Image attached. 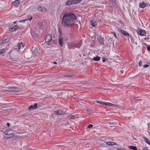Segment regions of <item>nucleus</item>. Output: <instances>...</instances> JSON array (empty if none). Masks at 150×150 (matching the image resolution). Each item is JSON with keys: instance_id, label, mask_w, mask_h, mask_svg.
<instances>
[{"instance_id": "1", "label": "nucleus", "mask_w": 150, "mask_h": 150, "mask_svg": "<svg viewBox=\"0 0 150 150\" xmlns=\"http://www.w3.org/2000/svg\"><path fill=\"white\" fill-rule=\"evenodd\" d=\"M76 19L75 15L73 13L65 14L62 21V25L65 28L70 27L74 24Z\"/></svg>"}, {"instance_id": "2", "label": "nucleus", "mask_w": 150, "mask_h": 150, "mask_svg": "<svg viewBox=\"0 0 150 150\" xmlns=\"http://www.w3.org/2000/svg\"><path fill=\"white\" fill-rule=\"evenodd\" d=\"M82 0H68L65 3L66 5L69 6L74 5L79 3Z\"/></svg>"}, {"instance_id": "3", "label": "nucleus", "mask_w": 150, "mask_h": 150, "mask_svg": "<svg viewBox=\"0 0 150 150\" xmlns=\"http://www.w3.org/2000/svg\"><path fill=\"white\" fill-rule=\"evenodd\" d=\"M5 134L6 135L5 137L6 139H8L12 137L14 134V133H13L12 130L9 129L6 130L5 132Z\"/></svg>"}, {"instance_id": "4", "label": "nucleus", "mask_w": 150, "mask_h": 150, "mask_svg": "<svg viewBox=\"0 0 150 150\" xmlns=\"http://www.w3.org/2000/svg\"><path fill=\"white\" fill-rule=\"evenodd\" d=\"M118 31L121 33L123 35L126 36H129V34L126 31L121 29L118 30Z\"/></svg>"}, {"instance_id": "5", "label": "nucleus", "mask_w": 150, "mask_h": 150, "mask_svg": "<svg viewBox=\"0 0 150 150\" xmlns=\"http://www.w3.org/2000/svg\"><path fill=\"white\" fill-rule=\"evenodd\" d=\"M97 39L101 44L104 45V38L101 35L98 36L97 38Z\"/></svg>"}, {"instance_id": "6", "label": "nucleus", "mask_w": 150, "mask_h": 150, "mask_svg": "<svg viewBox=\"0 0 150 150\" xmlns=\"http://www.w3.org/2000/svg\"><path fill=\"white\" fill-rule=\"evenodd\" d=\"M19 29V26L14 25L13 27H11L9 29V30L11 32H13L16 31L17 30Z\"/></svg>"}, {"instance_id": "7", "label": "nucleus", "mask_w": 150, "mask_h": 150, "mask_svg": "<svg viewBox=\"0 0 150 150\" xmlns=\"http://www.w3.org/2000/svg\"><path fill=\"white\" fill-rule=\"evenodd\" d=\"M37 9L39 11H40L42 12H45L47 11V9L42 6H39L37 8Z\"/></svg>"}, {"instance_id": "8", "label": "nucleus", "mask_w": 150, "mask_h": 150, "mask_svg": "<svg viewBox=\"0 0 150 150\" xmlns=\"http://www.w3.org/2000/svg\"><path fill=\"white\" fill-rule=\"evenodd\" d=\"M59 44L61 47L63 46V39L61 35H59L58 37Z\"/></svg>"}, {"instance_id": "9", "label": "nucleus", "mask_w": 150, "mask_h": 150, "mask_svg": "<svg viewBox=\"0 0 150 150\" xmlns=\"http://www.w3.org/2000/svg\"><path fill=\"white\" fill-rule=\"evenodd\" d=\"M52 39V35L50 34H49L47 35L45 38V42H49L51 41Z\"/></svg>"}, {"instance_id": "10", "label": "nucleus", "mask_w": 150, "mask_h": 150, "mask_svg": "<svg viewBox=\"0 0 150 150\" xmlns=\"http://www.w3.org/2000/svg\"><path fill=\"white\" fill-rule=\"evenodd\" d=\"M10 59L14 61H16L18 59V56L17 54L16 53L12 55Z\"/></svg>"}, {"instance_id": "11", "label": "nucleus", "mask_w": 150, "mask_h": 150, "mask_svg": "<svg viewBox=\"0 0 150 150\" xmlns=\"http://www.w3.org/2000/svg\"><path fill=\"white\" fill-rule=\"evenodd\" d=\"M137 33L141 36H145L146 33V31L142 29H140V30L138 31Z\"/></svg>"}, {"instance_id": "12", "label": "nucleus", "mask_w": 150, "mask_h": 150, "mask_svg": "<svg viewBox=\"0 0 150 150\" xmlns=\"http://www.w3.org/2000/svg\"><path fill=\"white\" fill-rule=\"evenodd\" d=\"M38 104L37 103H35L34 105H31L28 108L29 110H31L32 109H35L37 108Z\"/></svg>"}, {"instance_id": "13", "label": "nucleus", "mask_w": 150, "mask_h": 150, "mask_svg": "<svg viewBox=\"0 0 150 150\" xmlns=\"http://www.w3.org/2000/svg\"><path fill=\"white\" fill-rule=\"evenodd\" d=\"M20 4V1L18 0H16L11 2V4L12 5L16 6L19 5Z\"/></svg>"}, {"instance_id": "14", "label": "nucleus", "mask_w": 150, "mask_h": 150, "mask_svg": "<svg viewBox=\"0 0 150 150\" xmlns=\"http://www.w3.org/2000/svg\"><path fill=\"white\" fill-rule=\"evenodd\" d=\"M54 112H56V113L55 114L59 115H62L65 113L62 110H60L55 111Z\"/></svg>"}, {"instance_id": "15", "label": "nucleus", "mask_w": 150, "mask_h": 150, "mask_svg": "<svg viewBox=\"0 0 150 150\" xmlns=\"http://www.w3.org/2000/svg\"><path fill=\"white\" fill-rule=\"evenodd\" d=\"M81 45V44L80 43H78L77 44H74V45L72 44L71 45V47H75L76 48H79L80 46Z\"/></svg>"}, {"instance_id": "16", "label": "nucleus", "mask_w": 150, "mask_h": 150, "mask_svg": "<svg viewBox=\"0 0 150 150\" xmlns=\"http://www.w3.org/2000/svg\"><path fill=\"white\" fill-rule=\"evenodd\" d=\"M33 54L35 55H37L38 54V50L37 49H35L33 50L32 52Z\"/></svg>"}, {"instance_id": "17", "label": "nucleus", "mask_w": 150, "mask_h": 150, "mask_svg": "<svg viewBox=\"0 0 150 150\" xmlns=\"http://www.w3.org/2000/svg\"><path fill=\"white\" fill-rule=\"evenodd\" d=\"M90 23L91 25L93 27H95L96 25V22L95 20H92L91 21Z\"/></svg>"}, {"instance_id": "18", "label": "nucleus", "mask_w": 150, "mask_h": 150, "mask_svg": "<svg viewBox=\"0 0 150 150\" xmlns=\"http://www.w3.org/2000/svg\"><path fill=\"white\" fill-rule=\"evenodd\" d=\"M24 46V44L22 42H21L18 45V48L20 50V49L23 48Z\"/></svg>"}, {"instance_id": "19", "label": "nucleus", "mask_w": 150, "mask_h": 150, "mask_svg": "<svg viewBox=\"0 0 150 150\" xmlns=\"http://www.w3.org/2000/svg\"><path fill=\"white\" fill-rule=\"evenodd\" d=\"M142 138H143V139L144 140L145 142L147 143V144H148L149 145H150V142L149 141V140L146 137H145V136H143Z\"/></svg>"}, {"instance_id": "20", "label": "nucleus", "mask_w": 150, "mask_h": 150, "mask_svg": "<svg viewBox=\"0 0 150 150\" xmlns=\"http://www.w3.org/2000/svg\"><path fill=\"white\" fill-rule=\"evenodd\" d=\"M106 144L109 146H112L116 144V143L113 142H108L106 143Z\"/></svg>"}, {"instance_id": "21", "label": "nucleus", "mask_w": 150, "mask_h": 150, "mask_svg": "<svg viewBox=\"0 0 150 150\" xmlns=\"http://www.w3.org/2000/svg\"><path fill=\"white\" fill-rule=\"evenodd\" d=\"M129 38L128 39V40L129 41V39H130L131 40V42L132 43L134 44V41L132 36H129Z\"/></svg>"}, {"instance_id": "22", "label": "nucleus", "mask_w": 150, "mask_h": 150, "mask_svg": "<svg viewBox=\"0 0 150 150\" xmlns=\"http://www.w3.org/2000/svg\"><path fill=\"white\" fill-rule=\"evenodd\" d=\"M100 59V58L99 56H97L96 57H94L93 59L95 61H98Z\"/></svg>"}, {"instance_id": "23", "label": "nucleus", "mask_w": 150, "mask_h": 150, "mask_svg": "<svg viewBox=\"0 0 150 150\" xmlns=\"http://www.w3.org/2000/svg\"><path fill=\"white\" fill-rule=\"evenodd\" d=\"M139 6L142 8H144L146 6V4L144 2H143L140 3Z\"/></svg>"}, {"instance_id": "24", "label": "nucleus", "mask_w": 150, "mask_h": 150, "mask_svg": "<svg viewBox=\"0 0 150 150\" xmlns=\"http://www.w3.org/2000/svg\"><path fill=\"white\" fill-rule=\"evenodd\" d=\"M129 148L133 150H136L137 149L136 147L134 146H129Z\"/></svg>"}, {"instance_id": "25", "label": "nucleus", "mask_w": 150, "mask_h": 150, "mask_svg": "<svg viewBox=\"0 0 150 150\" xmlns=\"http://www.w3.org/2000/svg\"><path fill=\"white\" fill-rule=\"evenodd\" d=\"M10 91L11 92H17L18 91H16V90H3L2 91Z\"/></svg>"}, {"instance_id": "26", "label": "nucleus", "mask_w": 150, "mask_h": 150, "mask_svg": "<svg viewBox=\"0 0 150 150\" xmlns=\"http://www.w3.org/2000/svg\"><path fill=\"white\" fill-rule=\"evenodd\" d=\"M8 89H9V90H14V89H16L17 88V87L14 86V87H8L7 88Z\"/></svg>"}, {"instance_id": "27", "label": "nucleus", "mask_w": 150, "mask_h": 150, "mask_svg": "<svg viewBox=\"0 0 150 150\" xmlns=\"http://www.w3.org/2000/svg\"><path fill=\"white\" fill-rule=\"evenodd\" d=\"M105 105H108L110 106H113V104L112 103H105Z\"/></svg>"}, {"instance_id": "28", "label": "nucleus", "mask_w": 150, "mask_h": 150, "mask_svg": "<svg viewBox=\"0 0 150 150\" xmlns=\"http://www.w3.org/2000/svg\"><path fill=\"white\" fill-rule=\"evenodd\" d=\"M9 40V38H6L3 41H2V44L8 42V41Z\"/></svg>"}, {"instance_id": "29", "label": "nucleus", "mask_w": 150, "mask_h": 150, "mask_svg": "<svg viewBox=\"0 0 150 150\" xmlns=\"http://www.w3.org/2000/svg\"><path fill=\"white\" fill-rule=\"evenodd\" d=\"M73 76V74H68L65 76V77H68L69 78Z\"/></svg>"}, {"instance_id": "30", "label": "nucleus", "mask_w": 150, "mask_h": 150, "mask_svg": "<svg viewBox=\"0 0 150 150\" xmlns=\"http://www.w3.org/2000/svg\"><path fill=\"white\" fill-rule=\"evenodd\" d=\"M5 50L4 49L0 50V54H3L5 52Z\"/></svg>"}, {"instance_id": "31", "label": "nucleus", "mask_w": 150, "mask_h": 150, "mask_svg": "<svg viewBox=\"0 0 150 150\" xmlns=\"http://www.w3.org/2000/svg\"><path fill=\"white\" fill-rule=\"evenodd\" d=\"M68 117L69 119H73L75 117L73 115H70L68 116Z\"/></svg>"}, {"instance_id": "32", "label": "nucleus", "mask_w": 150, "mask_h": 150, "mask_svg": "<svg viewBox=\"0 0 150 150\" xmlns=\"http://www.w3.org/2000/svg\"><path fill=\"white\" fill-rule=\"evenodd\" d=\"M109 42L110 43H111L112 42H113V40L112 38H110L108 40Z\"/></svg>"}, {"instance_id": "33", "label": "nucleus", "mask_w": 150, "mask_h": 150, "mask_svg": "<svg viewBox=\"0 0 150 150\" xmlns=\"http://www.w3.org/2000/svg\"><path fill=\"white\" fill-rule=\"evenodd\" d=\"M28 114L27 113H24L23 114H22L21 115V116L22 117H25L27 116L28 115Z\"/></svg>"}, {"instance_id": "34", "label": "nucleus", "mask_w": 150, "mask_h": 150, "mask_svg": "<svg viewBox=\"0 0 150 150\" xmlns=\"http://www.w3.org/2000/svg\"><path fill=\"white\" fill-rule=\"evenodd\" d=\"M112 34H113L114 36L115 37V38H116L117 39H118L117 37V35H116V33L115 32H113L112 33Z\"/></svg>"}, {"instance_id": "35", "label": "nucleus", "mask_w": 150, "mask_h": 150, "mask_svg": "<svg viewBox=\"0 0 150 150\" xmlns=\"http://www.w3.org/2000/svg\"><path fill=\"white\" fill-rule=\"evenodd\" d=\"M93 125L92 124H90L89 125H88V126H87V127L88 128H91V127H93Z\"/></svg>"}, {"instance_id": "36", "label": "nucleus", "mask_w": 150, "mask_h": 150, "mask_svg": "<svg viewBox=\"0 0 150 150\" xmlns=\"http://www.w3.org/2000/svg\"><path fill=\"white\" fill-rule=\"evenodd\" d=\"M139 67H141V66H142V62L141 61H140L139 62Z\"/></svg>"}, {"instance_id": "37", "label": "nucleus", "mask_w": 150, "mask_h": 150, "mask_svg": "<svg viewBox=\"0 0 150 150\" xmlns=\"http://www.w3.org/2000/svg\"><path fill=\"white\" fill-rule=\"evenodd\" d=\"M147 49L148 51H149V52L150 51V45H149V46H147Z\"/></svg>"}, {"instance_id": "38", "label": "nucleus", "mask_w": 150, "mask_h": 150, "mask_svg": "<svg viewBox=\"0 0 150 150\" xmlns=\"http://www.w3.org/2000/svg\"><path fill=\"white\" fill-rule=\"evenodd\" d=\"M149 65H148V64H145L143 66V67L144 68H146V67H149Z\"/></svg>"}, {"instance_id": "39", "label": "nucleus", "mask_w": 150, "mask_h": 150, "mask_svg": "<svg viewBox=\"0 0 150 150\" xmlns=\"http://www.w3.org/2000/svg\"><path fill=\"white\" fill-rule=\"evenodd\" d=\"M96 102L100 104H102L103 102L102 101H97Z\"/></svg>"}, {"instance_id": "40", "label": "nucleus", "mask_w": 150, "mask_h": 150, "mask_svg": "<svg viewBox=\"0 0 150 150\" xmlns=\"http://www.w3.org/2000/svg\"><path fill=\"white\" fill-rule=\"evenodd\" d=\"M33 18V17L31 16L30 18L27 19L28 20L31 21Z\"/></svg>"}, {"instance_id": "41", "label": "nucleus", "mask_w": 150, "mask_h": 150, "mask_svg": "<svg viewBox=\"0 0 150 150\" xmlns=\"http://www.w3.org/2000/svg\"><path fill=\"white\" fill-rule=\"evenodd\" d=\"M117 105H116V104H113V107H117Z\"/></svg>"}, {"instance_id": "42", "label": "nucleus", "mask_w": 150, "mask_h": 150, "mask_svg": "<svg viewBox=\"0 0 150 150\" xmlns=\"http://www.w3.org/2000/svg\"><path fill=\"white\" fill-rule=\"evenodd\" d=\"M6 125L7 126L9 127L10 126V124H9V123H8V122H7V123H6Z\"/></svg>"}, {"instance_id": "43", "label": "nucleus", "mask_w": 150, "mask_h": 150, "mask_svg": "<svg viewBox=\"0 0 150 150\" xmlns=\"http://www.w3.org/2000/svg\"><path fill=\"white\" fill-rule=\"evenodd\" d=\"M28 20L27 19H25V20H21L20 21V22H21L22 21H27Z\"/></svg>"}, {"instance_id": "44", "label": "nucleus", "mask_w": 150, "mask_h": 150, "mask_svg": "<svg viewBox=\"0 0 150 150\" xmlns=\"http://www.w3.org/2000/svg\"><path fill=\"white\" fill-rule=\"evenodd\" d=\"M106 61V59L105 58H103V61L104 62Z\"/></svg>"}, {"instance_id": "45", "label": "nucleus", "mask_w": 150, "mask_h": 150, "mask_svg": "<svg viewBox=\"0 0 150 150\" xmlns=\"http://www.w3.org/2000/svg\"><path fill=\"white\" fill-rule=\"evenodd\" d=\"M143 150H148L146 148L144 147L143 148Z\"/></svg>"}, {"instance_id": "46", "label": "nucleus", "mask_w": 150, "mask_h": 150, "mask_svg": "<svg viewBox=\"0 0 150 150\" xmlns=\"http://www.w3.org/2000/svg\"><path fill=\"white\" fill-rule=\"evenodd\" d=\"M120 72L122 74H123V71L122 70H120Z\"/></svg>"}, {"instance_id": "47", "label": "nucleus", "mask_w": 150, "mask_h": 150, "mask_svg": "<svg viewBox=\"0 0 150 150\" xmlns=\"http://www.w3.org/2000/svg\"><path fill=\"white\" fill-rule=\"evenodd\" d=\"M144 39L146 40H148L149 39V38H144Z\"/></svg>"}, {"instance_id": "48", "label": "nucleus", "mask_w": 150, "mask_h": 150, "mask_svg": "<svg viewBox=\"0 0 150 150\" xmlns=\"http://www.w3.org/2000/svg\"><path fill=\"white\" fill-rule=\"evenodd\" d=\"M122 148H118L117 149L118 150H122Z\"/></svg>"}, {"instance_id": "49", "label": "nucleus", "mask_w": 150, "mask_h": 150, "mask_svg": "<svg viewBox=\"0 0 150 150\" xmlns=\"http://www.w3.org/2000/svg\"><path fill=\"white\" fill-rule=\"evenodd\" d=\"M2 41L1 40H0V46L2 44Z\"/></svg>"}, {"instance_id": "50", "label": "nucleus", "mask_w": 150, "mask_h": 150, "mask_svg": "<svg viewBox=\"0 0 150 150\" xmlns=\"http://www.w3.org/2000/svg\"><path fill=\"white\" fill-rule=\"evenodd\" d=\"M106 103L103 102L102 104L105 105V103Z\"/></svg>"}, {"instance_id": "51", "label": "nucleus", "mask_w": 150, "mask_h": 150, "mask_svg": "<svg viewBox=\"0 0 150 150\" xmlns=\"http://www.w3.org/2000/svg\"><path fill=\"white\" fill-rule=\"evenodd\" d=\"M129 0V2H132L133 1V0Z\"/></svg>"}, {"instance_id": "52", "label": "nucleus", "mask_w": 150, "mask_h": 150, "mask_svg": "<svg viewBox=\"0 0 150 150\" xmlns=\"http://www.w3.org/2000/svg\"><path fill=\"white\" fill-rule=\"evenodd\" d=\"M53 63L54 64H57V63L55 62H53Z\"/></svg>"}, {"instance_id": "53", "label": "nucleus", "mask_w": 150, "mask_h": 150, "mask_svg": "<svg viewBox=\"0 0 150 150\" xmlns=\"http://www.w3.org/2000/svg\"><path fill=\"white\" fill-rule=\"evenodd\" d=\"M122 150H127L126 149H125L124 148L122 149Z\"/></svg>"}, {"instance_id": "54", "label": "nucleus", "mask_w": 150, "mask_h": 150, "mask_svg": "<svg viewBox=\"0 0 150 150\" xmlns=\"http://www.w3.org/2000/svg\"><path fill=\"white\" fill-rule=\"evenodd\" d=\"M16 21H15L14 22V23H16Z\"/></svg>"}, {"instance_id": "55", "label": "nucleus", "mask_w": 150, "mask_h": 150, "mask_svg": "<svg viewBox=\"0 0 150 150\" xmlns=\"http://www.w3.org/2000/svg\"><path fill=\"white\" fill-rule=\"evenodd\" d=\"M135 43H136V44H137V42H136Z\"/></svg>"}]
</instances>
